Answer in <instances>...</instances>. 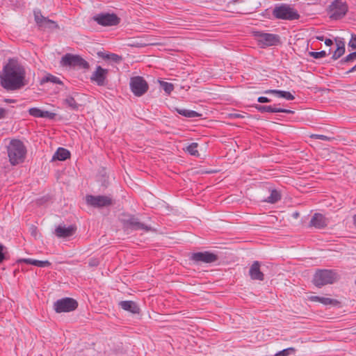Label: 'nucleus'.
Returning a JSON list of instances; mask_svg holds the SVG:
<instances>
[{
  "label": "nucleus",
  "mask_w": 356,
  "mask_h": 356,
  "mask_svg": "<svg viewBox=\"0 0 356 356\" xmlns=\"http://www.w3.org/2000/svg\"><path fill=\"white\" fill-rule=\"evenodd\" d=\"M0 84L7 90H17L27 84L24 66L16 58H9L0 74Z\"/></svg>",
  "instance_id": "obj_1"
},
{
  "label": "nucleus",
  "mask_w": 356,
  "mask_h": 356,
  "mask_svg": "<svg viewBox=\"0 0 356 356\" xmlns=\"http://www.w3.org/2000/svg\"><path fill=\"white\" fill-rule=\"evenodd\" d=\"M7 152L10 164L16 165L24 162L26 154V148L21 140L13 139L7 146Z\"/></svg>",
  "instance_id": "obj_2"
},
{
  "label": "nucleus",
  "mask_w": 356,
  "mask_h": 356,
  "mask_svg": "<svg viewBox=\"0 0 356 356\" xmlns=\"http://www.w3.org/2000/svg\"><path fill=\"white\" fill-rule=\"evenodd\" d=\"M339 275L332 270H318L313 277V283L315 286L321 287L324 285L331 284L335 282Z\"/></svg>",
  "instance_id": "obj_3"
},
{
  "label": "nucleus",
  "mask_w": 356,
  "mask_h": 356,
  "mask_svg": "<svg viewBox=\"0 0 356 356\" xmlns=\"http://www.w3.org/2000/svg\"><path fill=\"white\" fill-rule=\"evenodd\" d=\"M120 221L125 229L144 230L145 232L152 230L151 227L140 222L138 218L132 215L123 214L120 218Z\"/></svg>",
  "instance_id": "obj_4"
},
{
  "label": "nucleus",
  "mask_w": 356,
  "mask_h": 356,
  "mask_svg": "<svg viewBox=\"0 0 356 356\" xmlns=\"http://www.w3.org/2000/svg\"><path fill=\"white\" fill-rule=\"evenodd\" d=\"M273 15L277 19L293 20L300 17L298 13L287 4H281L276 6L273 11Z\"/></svg>",
  "instance_id": "obj_5"
},
{
  "label": "nucleus",
  "mask_w": 356,
  "mask_h": 356,
  "mask_svg": "<svg viewBox=\"0 0 356 356\" xmlns=\"http://www.w3.org/2000/svg\"><path fill=\"white\" fill-rule=\"evenodd\" d=\"M60 64L63 66L79 67L81 69L88 70L90 67L89 63L79 55L66 54L61 58Z\"/></svg>",
  "instance_id": "obj_6"
},
{
  "label": "nucleus",
  "mask_w": 356,
  "mask_h": 356,
  "mask_svg": "<svg viewBox=\"0 0 356 356\" xmlns=\"http://www.w3.org/2000/svg\"><path fill=\"white\" fill-rule=\"evenodd\" d=\"M78 307V302L71 298H63L54 303V309L56 313L70 312Z\"/></svg>",
  "instance_id": "obj_7"
},
{
  "label": "nucleus",
  "mask_w": 356,
  "mask_h": 356,
  "mask_svg": "<svg viewBox=\"0 0 356 356\" xmlns=\"http://www.w3.org/2000/svg\"><path fill=\"white\" fill-rule=\"evenodd\" d=\"M348 5L341 0H334L329 6L330 17L332 19H339L343 17L348 12Z\"/></svg>",
  "instance_id": "obj_8"
},
{
  "label": "nucleus",
  "mask_w": 356,
  "mask_h": 356,
  "mask_svg": "<svg viewBox=\"0 0 356 356\" xmlns=\"http://www.w3.org/2000/svg\"><path fill=\"white\" fill-rule=\"evenodd\" d=\"M130 88L136 96L140 97L147 91L149 86L143 77L137 76L131 78Z\"/></svg>",
  "instance_id": "obj_9"
},
{
  "label": "nucleus",
  "mask_w": 356,
  "mask_h": 356,
  "mask_svg": "<svg viewBox=\"0 0 356 356\" xmlns=\"http://www.w3.org/2000/svg\"><path fill=\"white\" fill-rule=\"evenodd\" d=\"M98 24L104 26H112L118 25L120 19L114 13H99L92 17Z\"/></svg>",
  "instance_id": "obj_10"
},
{
  "label": "nucleus",
  "mask_w": 356,
  "mask_h": 356,
  "mask_svg": "<svg viewBox=\"0 0 356 356\" xmlns=\"http://www.w3.org/2000/svg\"><path fill=\"white\" fill-rule=\"evenodd\" d=\"M253 35L261 46H273L280 42V37L272 33L254 31Z\"/></svg>",
  "instance_id": "obj_11"
},
{
  "label": "nucleus",
  "mask_w": 356,
  "mask_h": 356,
  "mask_svg": "<svg viewBox=\"0 0 356 356\" xmlns=\"http://www.w3.org/2000/svg\"><path fill=\"white\" fill-rule=\"evenodd\" d=\"M86 202L94 207H104L113 204V200L106 195H87Z\"/></svg>",
  "instance_id": "obj_12"
},
{
  "label": "nucleus",
  "mask_w": 356,
  "mask_h": 356,
  "mask_svg": "<svg viewBox=\"0 0 356 356\" xmlns=\"http://www.w3.org/2000/svg\"><path fill=\"white\" fill-rule=\"evenodd\" d=\"M108 70L102 68L101 66H97L95 71L92 74L90 80L97 83L99 86H103L106 84V77Z\"/></svg>",
  "instance_id": "obj_13"
},
{
  "label": "nucleus",
  "mask_w": 356,
  "mask_h": 356,
  "mask_svg": "<svg viewBox=\"0 0 356 356\" xmlns=\"http://www.w3.org/2000/svg\"><path fill=\"white\" fill-rule=\"evenodd\" d=\"M191 259L196 262L213 263L218 259V257L213 253L206 251L193 253Z\"/></svg>",
  "instance_id": "obj_14"
},
{
  "label": "nucleus",
  "mask_w": 356,
  "mask_h": 356,
  "mask_svg": "<svg viewBox=\"0 0 356 356\" xmlns=\"http://www.w3.org/2000/svg\"><path fill=\"white\" fill-rule=\"evenodd\" d=\"M76 227L74 225H70L65 227L64 225H59L56 227L54 231L55 235L58 238H67L74 234Z\"/></svg>",
  "instance_id": "obj_15"
},
{
  "label": "nucleus",
  "mask_w": 356,
  "mask_h": 356,
  "mask_svg": "<svg viewBox=\"0 0 356 356\" xmlns=\"http://www.w3.org/2000/svg\"><path fill=\"white\" fill-rule=\"evenodd\" d=\"M261 264L258 261H255L251 265L249 270V275L252 280L263 281L264 275L260 270Z\"/></svg>",
  "instance_id": "obj_16"
},
{
  "label": "nucleus",
  "mask_w": 356,
  "mask_h": 356,
  "mask_svg": "<svg viewBox=\"0 0 356 356\" xmlns=\"http://www.w3.org/2000/svg\"><path fill=\"white\" fill-rule=\"evenodd\" d=\"M256 109L261 113H293V111L289 109L277 108L272 106H264L257 104L255 106Z\"/></svg>",
  "instance_id": "obj_17"
},
{
  "label": "nucleus",
  "mask_w": 356,
  "mask_h": 356,
  "mask_svg": "<svg viewBox=\"0 0 356 356\" xmlns=\"http://www.w3.org/2000/svg\"><path fill=\"white\" fill-rule=\"evenodd\" d=\"M327 220L325 216L321 213H316L311 218L309 225L317 229H322L327 226Z\"/></svg>",
  "instance_id": "obj_18"
},
{
  "label": "nucleus",
  "mask_w": 356,
  "mask_h": 356,
  "mask_svg": "<svg viewBox=\"0 0 356 356\" xmlns=\"http://www.w3.org/2000/svg\"><path fill=\"white\" fill-rule=\"evenodd\" d=\"M29 113L30 115L35 118H46L49 119H54L56 115L54 113L47 111H42L36 107L29 108Z\"/></svg>",
  "instance_id": "obj_19"
},
{
  "label": "nucleus",
  "mask_w": 356,
  "mask_h": 356,
  "mask_svg": "<svg viewBox=\"0 0 356 356\" xmlns=\"http://www.w3.org/2000/svg\"><path fill=\"white\" fill-rule=\"evenodd\" d=\"M119 305L122 309L125 311L129 312L132 314H139L140 308L138 305L131 300H124L119 302Z\"/></svg>",
  "instance_id": "obj_20"
},
{
  "label": "nucleus",
  "mask_w": 356,
  "mask_h": 356,
  "mask_svg": "<svg viewBox=\"0 0 356 356\" xmlns=\"http://www.w3.org/2000/svg\"><path fill=\"white\" fill-rule=\"evenodd\" d=\"M17 262L18 263L24 262L27 264L33 265V266L40 267V268H44V267H48V266H51V263L47 260L40 261V260H36V259H20L17 260Z\"/></svg>",
  "instance_id": "obj_21"
},
{
  "label": "nucleus",
  "mask_w": 356,
  "mask_h": 356,
  "mask_svg": "<svg viewBox=\"0 0 356 356\" xmlns=\"http://www.w3.org/2000/svg\"><path fill=\"white\" fill-rule=\"evenodd\" d=\"M265 94H273L277 97L284 98L287 100H293L294 96L288 91L279 90H268L264 92Z\"/></svg>",
  "instance_id": "obj_22"
},
{
  "label": "nucleus",
  "mask_w": 356,
  "mask_h": 356,
  "mask_svg": "<svg viewBox=\"0 0 356 356\" xmlns=\"http://www.w3.org/2000/svg\"><path fill=\"white\" fill-rule=\"evenodd\" d=\"M70 156V152L63 147H59L53 156V160L65 161Z\"/></svg>",
  "instance_id": "obj_23"
},
{
  "label": "nucleus",
  "mask_w": 356,
  "mask_h": 356,
  "mask_svg": "<svg viewBox=\"0 0 356 356\" xmlns=\"http://www.w3.org/2000/svg\"><path fill=\"white\" fill-rule=\"evenodd\" d=\"M311 300H314V301H318L325 305H337L339 303V302L337 300L329 298L319 297V296H313L311 298Z\"/></svg>",
  "instance_id": "obj_24"
},
{
  "label": "nucleus",
  "mask_w": 356,
  "mask_h": 356,
  "mask_svg": "<svg viewBox=\"0 0 356 356\" xmlns=\"http://www.w3.org/2000/svg\"><path fill=\"white\" fill-rule=\"evenodd\" d=\"M63 102L67 107L73 111H77L79 108V104L76 102L74 98L70 95L67 96Z\"/></svg>",
  "instance_id": "obj_25"
},
{
  "label": "nucleus",
  "mask_w": 356,
  "mask_h": 356,
  "mask_svg": "<svg viewBox=\"0 0 356 356\" xmlns=\"http://www.w3.org/2000/svg\"><path fill=\"white\" fill-rule=\"evenodd\" d=\"M281 199V195L280 192L275 189L270 191V195L265 200L267 202L274 204Z\"/></svg>",
  "instance_id": "obj_26"
},
{
  "label": "nucleus",
  "mask_w": 356,
  "mask_h": 356,
  "mask_svg": "<svg viewBox=\"0 0 356 356\" xmlns=\"http://www.w3.org/2000/svg\"><path fill=\"white\" fill-rule=\"evenodd\" d=\"M35 21L40 27L44 23H51L50 19L42 15L40 11H34Z\"/></svg>",
  "instance_id": "obj_27"
},
{
  "label": "nucleus",
  "mask_w": 356,
  "mask_h": 356,
  "mask_svg": "<svg viewBox=\"0 0 356 356\" xmlns=\"http://www.w3.org/2000/svg\"><path fill=\"white\" fill-rule=\"evenodd\" d=\"M177 112L179 114H180L184 117L190 118H197V117L200 116V114H199L198 113H197L195 111H191V110H186V109H177Z\"/></svg>",
  "instance_id": "obj_28"
},
{
  "label": "nucleus",
  "mask_w": 356,
  "mask_h": 356,
  "mask_svg": "<svg viewBox=\"0 0 356 356\" xmlns=\"http://www.w3.org/2000/svg\"><path fill=\"white\" fill-rule=\"evenodd\" d=\"M47 82H51L57 84H63V82L58 77L51 74H48L47 76L44 77L41 81V84Z\"/></svg>",
  "instance_id": "obj_29"
},
{
  "label": "nucleus",
  "mask_w": 356,
  "mask_h": 356,
  "mask_svg": "<svg viewBox=\"0 0 356 356\" xmlns=\"http://www.w3.org/2000/svg\"><path fill=\"white\" fill-rule=\"evenodd\" d=\"M198 144L197 143H192L186 147V151L193 156H199L197 151Z\"/></svg>",
  "instance_id": "obj_30"
},
{
  "label": "nucleus",
  "mask_w": 356,
  "mask_h": 356,
  "mask_svg": "<svg viewBox=\"0 0 356 356\" xmlns=\"http://www.w3.org/2000/svg\"><path fill=\"white\" fill-rule=\"evenodd\" d=\"M160 85L163 90L168 95L174 90V86L171 83L160 81Z\"/></svg>",
  "instance_id": "obj_31"
},
{
  "label": "nucleus",
  "mask_w": 356,
  "mask_h": 356,
  "mask_svg": "<svg viewBox=\"0 0 356 356\" xmlns=\"http://www.w3.org/2000/svg\"><path fill=\"white\" fill-rule=\"evenodd\" d=\"M296 351L293 348H288L277 353L274 356H288L290 354L294 353Z\"/></svg>",
  "instance_id": "obj_32"
},
{
  "label": "nucleus",
  "mask_w": 356,
  "mask_h": 356,
  "mask_svg": "<svg viewBox=\"0 0 356 356\" xmlns=\"http://www.w3.org/2000/svg\"><path fill=\"white\" fill-rule=\"evenodd\" d=\"M345 53V47H337V49L334 51L332 58L333 60H337Z\"/></svg>",
  "instance_id": "obj_33"
},
{
  "label": "nucleus",
  "mask_w": 356,
  "mask_h": 356,
  "mask_svg": "<svg viewBox=\"0 0 356 356\" xmlns=\"http://www.w3.org/2000/svg\"><path fill=\"white\" fill-rule=\"evenodd\" d=\"M309 54L312 57L316 59L323 58L327 55L325 51H310Z\"/></svg>",
  "instance_id": "obj_34"
},
{
  "label": "nucleus",
  "mask_w": 356,
  "mask_h": 356,
  "mask_svg": "<svg viewBox=\"0 0 356 356\" xmlns=\"http://www.w3.org/2000/svg\"><path fill=\"white\" fill-rule=\"evenodd\" d=\"M355 60H356V51L353 52V53L348 54V56H346L345 58H343L341 60V63H349V62H353Z\"/></svg>",
  "instance_id": "obj_35"
},
{
  "label": "nucleus",
  "mask_w": 356,
  "mask_h": 356,
  "mask_svg": "<svg viewBox=\"0 0 356 356\" xmlns=\"http://www.w3.org/2000/svg\"><path fill=\"white\" fill-rule=\"evenodd\" d=\"M104 58L111 60L115 63H120L122 60V57L115 54H107Z\"/></svg>",
  "instance_id": "obj_36"
},
{
  "label": "nucleus",
  "mask_w": 356,
  "mask_h": 356,
  "mask_svg": "<svg viewBox=\"0 0 356 356\" xmlns=\"http://www.w3.org/2000/svg\"><path fill=\"white\" fill-rule=\"evenodd\" d=\"M50 22H52L51 23H44L43 25H42L40 27L42 28V29H57L58 28V24H56V22H55L53 20H51L50 19Z\"/></svg>",
  "instance_id": "obj_37"
},
{
  "label": "nucleus",
  "mask_w": 356,
  "mask_h": 356,
  "mask_svg": "<svg viewBox=\"0 0 356 356\" xmlns=\"http://www.w3.org/2000/svg\"><path fill=\"white\" fill-rule=\"evenodd\" d=\"M311 138H314V139L323 140H331V138L327 137V136H325V135H321V134H312L311 136Z\"/></svg>",
  "instance_id": "obj_38"
},
{
  "label": "nucleus",
  "mask_w": 356,
  "mask_h": 356,
  "mask_svg": "<svg viewBox=\"0 0 356 356\" xmlns=\"http://www.w3.org/2000/svg\"><path fill=\"white\" fill-rule=\"evenodd\" d=\"M348 46L353 49H356V35H353L350 40L349 41Z\"/></svg>",
  "instance_id": "obj_39"
},
{
  "label": "nucleus",
  "mask_w": 356,
  "mask_h": 356,
  "mask_svg": "<svg viewBox=\"0 0 356 356\" xmlns=\"http://www.w3.org/2000/svg\"><path fill=\"white\" fill-rule=\"evenodd\" d=\"M257 101L260 103H266V102H270V99L266 97H259L258 98Z\"/></svg>",
  "instance_id": "obj_40"
},
{
  "label": "nucleus",
  "mask_w": 356,
  "mask_h": 356,
  "mask_svg": "<svg viewBox=\"0 0 356 356\" xmlns=\"http://www.w3.org/2000/svg\"><path fill=\"white\" fill-rule=\"evenodd\" d=\"M3 245L0 244V263H1L5 259V256L3 252Z\"/></svg>",
  "instance_id": "obj_41"
},
{
  "label": "nucleus",
  "mask_w": 356,
  "mask_h": 356,
  "mask_svg": "<svg viewBox=\"0 0 356 356\" xmlns=\"http://www.w3.org/2000/svg\"><path fill=\"white\" fill-rule=\"evenodd\" d=\"M99 264V261L96 259H90L89 261V266H97Z\"/></svg>",
  "instance_id": "obj_42"
},
{
  "label": "nucleus",
  "mask_w": 356,
  "mask_h": 356,
  "mask_svg": "<svg viewBox=\"0 0 356 356\" xmlns=\"http://www.w3.org/2000/svg\"><path fill=\"white\" fill-rule=\"evenodd\" d=\"M336 43H337V47H345V44L343 41L341 40H336Z\"/></svg>",
  "instance_id": "obj_43"
},
{
  "label": "nucleus",
  "mask_w": 356,
  "mask_h": 356,
  "mask_svg": "<svg viewBox=\"0 0 356 356\" xmlns=\"http://www.w3.org/2000/svg\"><path fill=\"white\" fill-rule=\"evenodd\" d=\"M6 114V110L3 108H0V119L4 118Z\"/></svg>",
  "instance_id": "obj_44"
},
{
  "label": "nucleus",
  "mask_w": 356,
  "mask_h": 356,
  "mask_svg": "<svg viewBox=\"0 0 356 356\" xmlns=\"http://www.w3.org/2000/svg\"><path fill=\"white\" fill-rule=\"evenodd\" d=\"M325 44L327 46H331L333 44V42L331 39L327 38L325 40Z\"/></svg>",
  "instance_id": "obj_45"
},
{
  "label": "nucleus",
  "mask_w": 356,
  "mask_h": 356,
  "mask_svg": "<svg viewBox=\"0 0 356 356\" xmlns=\"http://www.w3.org/2000/svg\"><path fill=\"white\" fill-rule=\"evenodd\" d=\"M356 71V65H354L351 69H350L347 72L346 74H349L350 72H355Z\"/></svg>",
  "instance_id": "obj_46"
},
{
  "label": "nucleus",
  "mask_w": 356,
  "mask_h": 356,
  "mask_svg": "<svg viewBox=\"0 0 356 356\" xmlns=\"http://www.w3.org/2000/svg\"><path fill=\"white\" fill-rule=\"evenodd\" d=\"M231 115L233 116L234 118H236L242 117L241 115L238 114V113H234V114H232Z\"/></svg>",
  "instance_id": "obj_47"
},
{
  "label": "nucleus",
  "mask_w": 356,
  "mask_h": 356,
  "mask_svg": "<svg viewBox=\"0 0 356 356\" xmlns=\"http://www.w3.org/2000/svg\"><path fill=\"white\" fill-rule=\"evenodd\" d=\"M353 224L356 227V214L353 216Z\"/></svg>",
  "instance_id": "obj_48"
},
{
  "label": "nucleus",
  "mask_w": 356,
  "mask_h": 356,
  "mask_svg": "<svg viewBox=\"0 0 356 356\" xmlns=\"http://www.w3.org/2000/svg\"><path fill=\"white\" fill-rule=\"evenodd\" d=\"M149 44H151V45H159L160 43H159V42H152V43H149Z\"/></svg>",
  "instance_id": "obj_49"
},
{
  "label": "nucleus",
  "mask_w": 356,
  "mask_h": 356,
  "mask_svg": "<svg viewBox=\"0 0 356 356\" xmlns=\"http://www.w3.org/2000/svg\"><path fill=\"white\" fill-rule=\"evenodd\" d=\"M5 101L6 102H15V100H13V99H5Z\"/></svg>",
  "instance_id": "obj_50"
},
{
  "label": "nucleus",
  "mask_w": 356,
  "mask_h": 356,
  "mask_svg": "<svg viewBox=\"0 0 356 356\" xmlns=\"http://www.w3.org/2000/svg\"><path fill=\"white\" fill-rule=\"evenodd\" d=\"M316 38L318 40H323V36H318Z\"/></svg>",
  "instance_id": "obj_51"
},
{
  "label": "nucleus",
  "mask_w": 356,
  "mask_h": 356,
  "mask_svg": "<svg viewBox=\"0 0 356 356\" xmlns=\"http://www.w3.org/2000/svg\"><path fill=\"white\" fill-rule=\"evenodd\" d=\"M294 216H298V213H296L294 214Z\"/></svg>",
  "instance_id": "obj_52"
}]
</instances>
